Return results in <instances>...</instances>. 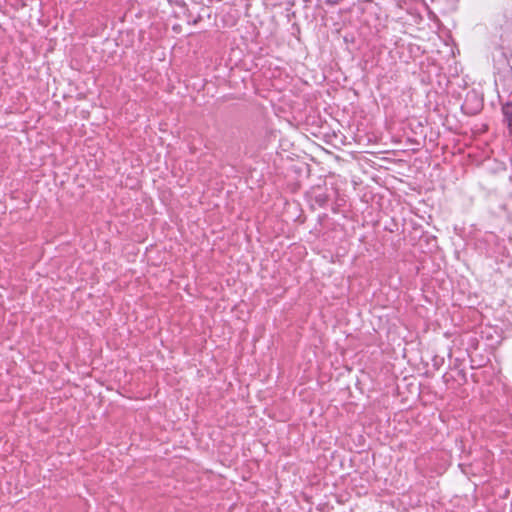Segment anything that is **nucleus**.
Listing matches in <instances>:
<instances>
[{"mask_svg": "<svg viewBox=\"0 0 512 512\" xmlns=\"http://www.w3.org/2000/svg\"><path fill=\"white\" fill-rule=\"evenodd\" d=\"M502 111H503V115H504V120L507 122L508 127L511 128L512 127V101L509 103H506L503 106Z\"/></svg>", "mask_w": 512, "mask_h": 512, "instance_id": "obj_1", "label": "nucleus"}]
</instances>
